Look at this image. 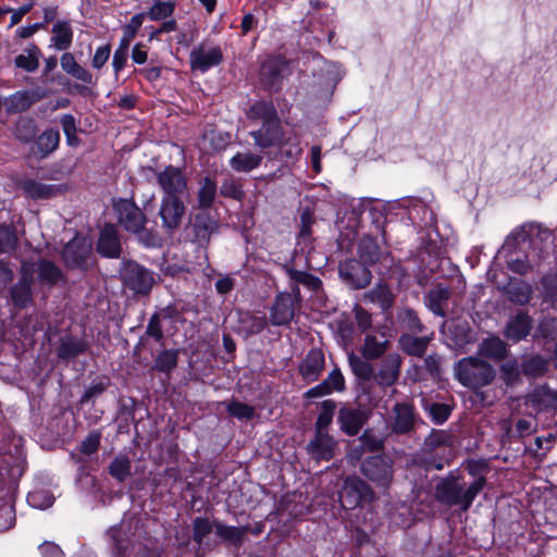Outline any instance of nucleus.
<instances>
[{"label":"nucleus","mask_w":557,"mask_h":557,"mask_svg":"<svg viewBox=\"0 0 557 557\" xmlns=\"http://www.w3.org/2000/svg\"><path fill=\"white\" fill-rule=\"evenodd\" d=\"M485 485L484 476H479L468 483L465 475L451 471L437 482L434 495L438 503L449 507L458 506L461 510L467 511Z\"/></svg>","instance_id":"1"},{"label":"nucleus","mask_w":557,"mask_h":557,"mask_svg":"<svg viewBox=\"0 0 557 557\" xmlns=\"http://www.w3.org/2000/svg\"><path fill=\"white\" fill-rule=\"evenodd\" d=\"M455 373L457 380L463 386L472 389L491 384L495 377L494 368L486 361L475 357L459 360L455 367Z\"/></svg>","instance_id":"2"},{"label":"nucleus","mask_w":557,"mask_h":557,"mask_svg":"<svg viewBox=\"0 0 557 557\" xmlns=\"http://www.w3.org/2000/svg\"><path fill=\"white\" fill-rule=\"evenodd\" d=\"M123 284L139 296H147L156 283L154 273L136 261H124L120 270Z\"/></svg>","instance_id":"3"},{"label":"nucleus","mask_w":557,"mask_h":557,"mask_svg":"<svg viewBox=\"0 0 557 557\" xmlns=\"http://www.w3.org/2000/svg\"><path fill=\"white\" fill-rule=\"evenodd\" d=\"M157 183L162 197L185 199L188 197L187 178L184 171L174 165H168L157 172Z\"/></svg>","instance_id":"4"},{"label":"nucleus","mask_w":557,"mask_h":557,"mask_svg":"<svg viewBox=\"0 0 557 557\" xmlns=\"http://www.w3.org/2000/svg\"><path fill=\"white\" fill-rule=\"evenodd\" d=\"M301 301L300 289L294 286L290 293H281L276 296L270 311V321L273 325L288 324Z\"/></svg>","instance_id":"5"},{"label":"nucleus","mask_w":557,"mask_h":557,"mask_svg":"<svg viewBox=\"0 0 557 557\" xmlns=\"http://www.w3.org/2000/svg\"><path fill=\"white\" fill-rule=\"evenodd\" d=\"M113 210L119 224L129 233H139L146 226L147 218L141 209L132 200L120 198L113 202Z\"/></svg>","instance_id":"6"},{"label":"nucleus","mask_w":557,"mask_h":557,"mask_svg":"<svg viewBox=\"0 0 557 557\" xmlns=\"http://www.w3.org/2000/svg\"><path fill=\"white\" fill-rule=\"evenodd\" d=\"M361 472L376 486L387 488L393 481V461L382 455L371 456L363 461Z\"/></svg>","instance_id":"7"},{"label":"nucleus","mask_w":557,"mask_h":557,"mask_svg":"<svg viewBox=\"0 0 557 557\" xmlns=\"http://www.w3.org/2000/svg\"><path fill=\"white\" fill-rule=\"evenodd\" d=\"M186 214L184 199L162 197L158 215L161 219V227L168 235L176 233Z\"/></svg>","instance_id":"8"},{"label":"nucleus","mask_w":557,"mask_h":557,"mask_svg":"<svg viewBox=\"0 0 557 557\" xmlns=\"http://www.w3.org/2000/svg\"><path fill=\"white\" fill-rule=\"evenodd\" d=\"M417 413L409 401L396 403L391 411L388 430L392 434L409 435L414 431Z\"/></svg>","instance_id":"9"},{"label":"nucleus","mask_w":557,"mask_h":557,"mask_svg":"<svg viewBox=\"0 0 557 557\" xmlns=\"http://www.w3.org/2000/svg\"><path fill=\"white\" fill-rule=\"evenodd\" d=\"M370 414L371 411L366 407L346 404L338 410L337 423L342 432L348 436H355L368 422Z\"/></svg>","instance_id":"10"},{"label":"nucleus","mask_w":557,"mask_h":557,"mask_svg":"<svg viewBox=\"0 0 557 557\" xmlns=\"http://www.w3.org/2000/svg\"><path fill=\"white\" fill-rule=\"evenodd\" d=\"M372 497L370 486L358 476H348L339 494L341 504L345 509H354Z\"/></svg>","instance_id":"11"},{"label":"nucleus","mask_w":557,"mask_h":557,"mask_svg":"<svg viewBox=\"0 0 557 557\" xmlns=\"http://www.w3.org/2000/svg\"><path fill=\"white\" fill-rule=\"evenodd\" d=\"M90 255L91 243L84 236H75L62 251L63 261L71 269L86 270L89 265Z\"/></svg>","instance_id":"12"},{"label":"nucleus","mask_w":557,"mask_h":557,"mask_svg":"<svg viewBox=\"0 0 557 557\" xmlns=\"http://www.w3.org/2000/svg\"><path fill=\"white\" fill-rule=\"evenodd\" d=\"M338 273L341 278L355 289L367 287L372 278V273L368 265L356 259H346L341 262Z\"/></svg>","instance_id":"13"},{"label":"nucleus","mask_w":557,"mask_h":557,"mask_svg":"<svg viewBox=\"0 0 557 557\" xmlns=\"http://www.w3.org/2000/svg\"><path fill=\"white\" fill-rule=\"evenodd\" d=\"M223 61V53L219 46L201 42L195 47L189 55L190 67L194 71L205 73L211 67L218 66Z\"/></svg>","instance_id":"14"},{"label":"nucleus","mask_w":557,"mask_h":557,"mask_svg":"<svg viewBox=\"0 0 557 557\" xmlns=\"http://www.w3.org/2000/svg\"><path fill=\"white\" fill-rule=\"evenodd\" d=\"M401 364L403 357L398 352L385 355L374 371V381L382 387L394 385L399 379Z\"/></svg>","instance_id":"15"},{"label":"nucleus","mask_w":557,"mask_h":557,"mask_svg":"<svg viewBox=\"0 0 557 557\" xmlns=\"http://www.w3.org/2000/svg\"><path fill=\"white\" fill-rule=\"evenodd\" d=\"M255 145L262 151L276 147L283 138V128L280 119L264 121L258 129L249 133Z\"/></svg>","instance_id":"16"},{"label":"nucleus","mask_w":557,"mask_h":557,"mask_svg":"<svg viewBox=\"0 0 557 557\" xmlns=\"http://www.w3.org/2000/svg\"><path fill=\"white\" fill-rule=\"evenodd\" d=\"M218 228L219 222L206 211L198 212L190 218L189 230L193 242L200 246L207 245Z\"/></svg>","instance_id":"17"},{"label":"nucleus","mask_w":557,"mask_h":557,"mask_svg":"<svg viewBox=\"0 0 557 557\" xmlns=\"http://www.w3.org/2000/svg\"><path fill=\"white\" fill-rule=\"evenodd\" d=\"M288 73V61L282 57H270L261 65V79L269 88H277Z\"/></svg>","instance_id":"18"},{"label":"nucleus","mask_w":557,"mask_h":557,"mask_svg":"<svg viewBox=\"0 0 557 557\" xmlns=\"http://www.w3.org/2000/svg\"><path fill=\"white\" fill-rule=\"evenodd\" d=\"M20 188L23 193L33 200H42L54 198L66 190L64 184H46L33 178L23 180L20 182Z\"/></svg>","instance_id":"19"},{"label":"nucleus","mask_w":557,"mask_h":557,"mask_svg":"<svg viewBox=\"0 0 557 557\" xmlns=\"http://www.w3.org/2000/svg\"><path fill=\"white\" fill-rule=\"evenodd\" d=\"M337 442L329 433L314 432L313 438L307 445L308 455L314 460H331L335 455Z\"/></svg>","instance_id":"20"},{"label":"nucleus","mask_w":557,"mask_h":557,"mask_svg":"<svg viewBox=\"0 0 557 557\" xmlns=\"http://www.w3.org/2000/svg\"><path fill=\"white\" fill-rule=\"evenodd\" d=\"M98 253L106 258H119L122 247L119 232L113 224H106L99 234L96 247Z\"/></svg>","instance_id":"21"},{"label":"nucleus","mask_w":557,"mask_h":557,"mask_svg":"<svg viewBox=\"0 0 557 557\" xmlns=\"http://www.w3.org/2000/svg\"><path fill=\"white\" fill-rule=\"evenodd\" d=\"M33 269L22 264V277L11 289V299L15 307L25 308L32 302Z\"/></svg>","instance_id":"22"},{"label":"nucleus","mask_w":557,"mask_h":557,"mask_svg":"<svg viewBox=\"0 0 557 557\" xmlns=\"http://www.w3.org/2000/svg\"><path fill=\"white\" fill-rule=\"evenodd\" d=\"M532 322V318L528 312L518 311L515 315L509 318L504 336L512 343H518L530 334Z\"/></svg>","instance_id":"23"},{"label":"nucleus","mask_w":557,"mask_h":557,"mask_svg":"<svg viewBox=\"0 0 557 557\" xmlns=\"http://www.w3.org/2000/svg\"><path fill=\"white\" fill-rule=\"evenodd\" d=\"M325 364L324 354L321 349H310L299 366V372L305 381L314 382L322 373Z\"/></svg>","instance_id":"24"},{"label":"nucleus","mask_w":557,"mask_h":557,"mask_svg":"<svg viewBox=\"0 0 557 557\" xmlns=\"http://www.w3.org/2000/svg\"><path fill=\"white\" fill-rule=\"evenodd\" d=\"M498 288L506 295L507 299L515 305L524 306L532 299V286L520 278H510L506 285Z\"/></svg>","instance_id":"25"},{"label":"nucleus","mask_w":557,"mask_h":557,"mask_svg":"<svg viewBox=\"0 0 557 557\" xmlns=\"http://www.w3.org/2000/svg\"><path fill=\"white\" fill-rule=\"evenodd\" d=\"M451 292L448 287L438 284L431 288L425 296V305L435 315L444 318L450 299Z\"/></svg>","instance_id":"26"},{"label":"nucleus","mask_w":557,"mask_h":557,"mask_svg":"<svg viewBox=\"0 0 557 557\" xmlns=\"http://www.w3.org/2000/svg\"><path fill=\"white\" fill-rule=\"evenodd\" d=\"M528 401L537 410L557 409V391L547 385L535 387L528 396Z\"/></svg>","instance_id":"27"},{"label":"nucleus","mask_w":557,"mask_h":557,"mask_svg":"<svg viewBox=\"0 0 557 557\" xmlns=\"http://www.w3.org/2000/svg\"><path fill=\"white\" fill-rule=\"evenodd\" d=\"M50 47L66 51L73 42V28L69 21H57L51 28Z\"/></svg>","instance_id":"28"},{"label":"nucleus","mask_w":557,"mask_h":557,"mask_svg":"<svg viewBox=\"0 0 557 557\" xmlns=\"http://www.w3.org/2000/svg\"><path fill=\"white\" fill-rule=\"evenodd\" d=\"M41 57L40 48L36 44H28L23 51L14 58V65L16 69L26 73H34L39 67Z\"/></svg>","instance_id":"29"},{"label":"nucleus","mask_w":557,"mask_h":557,"mask_svg":"<svg viewBox=\"0 0 557 557\" xmlns=\"http://www.w3.org/2000/svg\"><path fill=\"white\" fill-rule=\"evenodd\" d=\"M28 269H33V273L37 272L39 281L42 284L54 285L63 280V273L53 262L41 259L37 263H27Z\"/></svg>","instance_id":"30"},{"label":"nucleus","mask_w":557,"mask_h":557,"mask_svg":"<svg viewBox=\"0 0 557 557\" xmlns=\"http://www.w3.org/2000/svg\"><path fill=\"white\" fill-rule=\"evenodd\" d=\"M262 160L261 154L247 150L235 153L230 159V166L236 172L248 173L259 168Z\"/></svg>","instance_id":"31"},{"label":"nucleus","mask_w":557,"mask_h":557,"mask_svg":"<svg viewBox=\"0 0 557 557\" xmlns=\"http://www.w3.org/2000/svg\"><path fill=\"white\" fill-rule=\"evenodd\" d=\"M284 270L290 280V289L294 286H297L299 288V285H304L308 289L312 292L320 290L322 286V282L319 277L301 270H296L289 265H285Z\"/></svg>","instance_id":"32"},{"label":"nucleus","mask_w":557,"mask_h":557,"mask_svg":"<svg viewBox=\"0 0 557 557\" xmlns=\"http://www.w3.org/2000/svg\"><path fill=\"white\" fill-rule=\"evenodd\" d=\"M87 343L84 339L74 336H64L58 347V357L63 360H70L85 352Z\"/></svg>","instance_id":"33"},{"label":"nucleus","mask_w":557,"mask_h":557,"mask_svg":"<svg viewBox=\"0 0 557 557\" xmlns=\"http://www.w3.org/2000/svg\"><path fill=\"white\" fill-rule=\"evenodd\" d=\"M431 341L429 336H412L403 334L399 337V346L409 356L422 357Z\"/></svg>","instance_id":"34"},{"label":"nucleus","mask_w":557,"mask_h":557,"mask_svg":"<svg viewBox=\"0 0 557 557\" xmlns=\"http://www.w3.org/2000/svg\"><path fill=\"white\" fill-rule=\"evenodd\" d=\"M389 341L383 336L379 338L374 335H367L361 348L362 357L372 360L384 357L385 352L389 348Z\"/></svg>","instance_id":"35"},{"label":"nucleus","mask_w":557,"mask_h":557,"mask_svg":"<svg viewBox=\"0 0 557 557\" xmlns=\"http://www.w3.org/2000/svg\"><path fill=\"white\" fill-rule=\"evenodd\" d=\"M380 247L372 236H364L358 243V256L367 265L375 264L380 259Z\"/></svg>","instance_id":"36"},{"label":"nucleus","mask_w":557,"mask_h":557,"mask_svg":"<svg viewBox=\"0 0 557 557\" xmlns=\"http://www.w3.org/2000/svg\"><path fill=\"white\" fill-rule=\"evenodd\" d=\"M59 145L60 133L54 128L46 129L36 140L37 152L41 159L57 150Z\"/></svg>","instance_id":"37"},{"label":"nucleus","mask_w":557,"mask_h":557,"mask_svg":"<svg viewBox=\"0 0 557 557\" xmlns=\"http://www.w3.org/2000/svg\"><path fill=\"white\" fill-rule=\"evenodd\" d=\"M132 461L125 454L115 456L109 465V474L119 483L125 482L132 474Z\"/></svg>","instance_id":"38"},{"label":"nucleus","mask_w":557,"mask_h":557,"mask_svg":"<svg viewBox=\"0 0 557 557\" xmlns=\"http://www.w3.org/2000/svg\"><path fill=\"white\" fill-rule=\"evenodd\" d=\"M37 131V124L34 119L22 116L14 125L13 134L20 141L28 144L36 138Z\"/></svg>","instance_id":"39"},{"label":"nucleus","mask_w":557,"mask_h":557,"mask_svg":"<svg viewBox=\"0 0 557 557\" xmlns=\"http://www.w3.org/2000/svg\"><path fill=\"white\" fill-rule=\"evenodd\" d=\"M34 103V99L28 91H16L4 100L7 112L20 113L27 111Z\"/></svg>","instance_id":"40"},{"label":"nucleus","mask_w":557,"mask_h":557,"mask_svg":"<svg viewBox=\"0 0 557 557\" xmlns=\"http://www.w3.org/2000/svg\"><path fill=\"white\" fill-rule=\"evenodd\" d=\"M276 148H278L280 152L288 159L298 158L302 152L299 136L292 131H283V138Z\"/></svg>","instance_id":"41"},{"label":"nucleus","mask_w":557,"mask_h":557,"mask_svg":"<svg viewBox=\"0 0 557 557\" xmlns=\"http://www.w3.org/2000/svg\"><path fill=\"white\" fill-rule=\"evenodd\" d=\"M336 403L332 399L323 400L321 404L320 412L314 423V432L329 433V428L332 424Z\"/></svg>","instance_id":"42"},{"label":"nucleus","mask_w":557,"mask_h":557,"mask_svg":"<svg viewBox=\"0 0 557 557\" xmlns=\"http://www.w3.org/2000/svg\"><path fill=\"white\" fill-rule=\"evenodd\" d=\"M480 354L487 358L502 360L506 357V344L498 337H490L480 345Z\"/></svg>","instance_id":"43"},{"label":"nucleus","mask_w":557,"mask_h":557,"mask_svg":"<svg viewBox=\"0 0 557 557\" xmlns=\"http://www.w3.org/2000/svg\"><path fill=\"white\" fill-rule=\"evenodd\" d=\"M178 360L177 349H164L154 359L153 369L170 374L176 367Z\"/></svg>","instance_id":"44"},{"label":"nucleus","mask_w":557,"mask_h":557,"mask_svg":"<svg viewBox=\"0 0 557 557\" xmlns=\"http://www.w3.org/2000/svg\"><path fill=\"white\" fill-rule=\"evenodd\" d=\"M368 360L369 359H366V358L363 359L354 354H350L348 356L349 367H350L352 373L359 380L369 381L371 379H374V368Z\"/></svg>","instance_id":"45"},{"label":"nucleus","mask_w":557,"mask_h":557,"mask_svg":"<svg viewBox=\"0 0 557 557\" xmlns=\"http://www.w3.org/2000/svg\"><path fill=\"white\" fill-rule=\"evenodd\" d=\"M170 319V311L168 308H162L158 310L152 317L150 318L146 333L152 337L156 342L160 343L162 342L164 334L162 329V322Z\"/></svg>","instance_id":"46"},{"label":"nucleus","mask_w":557,"mask_h":557,"mask_svg":"<svg viewBox=\"0 0 557 557\" xmlns=\"http://www.w3.org/2000/svg\"><path fill=\"white\" fill-rule=\"evenodd\" d=\"M367 297L371 302L379 304L384 311L388 310L394 305V295L386 284L376 285L367 294Z\"/></svg>","instance_id":"47"},{"label":"nucleus","mask_w":557,"mask_h":557,"mask_svg":"<svg viewBox=\"0 0 557 557\" xmlns=\"http://www.w3.org/2000/svg\"><path fill=\"white\" fill-rule=\"evenodd\" d=\"M247 531H248L247 527H233V525H226L223 523L215 524L216 534L220 537H222L223 540H225L234 545L242 544Z\"/></svg>","instance_id":"48"},{"label":"nucleus","mask_w":557,"mask_h":557,"mask_svg":"<svg viewBox=\"0 0 557 557\" xmlns=\"http://www.w3.org/2000/svg\"><path fill=\"white\" fill-rule=\"evenodd\" d=\"M400 325L409 332L419 334L424 331V325L421 323L418 314L410 308H403L397 314Z\"/></svg>","instance_id":"49"},{"label":"nucleus","mask_w":557,"mask_h":557,"mask_svg":"<svg viewBox=\"0 0 557 557\" xmlns=\"http://www.w3.org/2000/svg\"><path fill=\"white\" fill-rule=\"evenodd\" d=\"M145 18L146 13L144 12L137 13L131 18V21L123 27V36L120 40V46L129 48L132 40L136 37Z\"/></svg>","instance_id":"50"},{"label":"nucleus","mask_w":557,"mask_h":557,"mask_svg":"<svg viewBox=\"0 0 557 557\" xmlns=\"http://www.w3.org/2000/svg\"><path fill=\"white\" fill-rule=\"evenodd\" d=\"M247 116L250 120L272 121L277 119L276 111L272 103L267 101H259L251 106Z\"/></svg>","instance_id":"51"},{"label":"nucleus","mask_w":557,"mask_h":557,"mask_svg":"<svg viewBox=\"0 0 557 557\" xmlns=\"http://www.w3.org/2000/svg\"><path fill=\"white\" fill-rule=\"evenodd\" d=\"M548 362L541 356H532L522 363V372L527 376H541L547 371Z\"/></svg>","instance_id":"52"},{"label":"nucleus","mask_w":557,"mask_h":557,"mask_svg":"<svg viewBox=\"0 0 557 557\" xmlns=\"http://www.w3.org/2000/svg\"><path fill=\"white\" fill-rule=\"evenodd\" d=\"M216 193L215 183L209 177L203 178L198 190V205L200 208H210L214 201Z\"/></svg>","instance_id":"53"},{"label":"nucleus","mask_w":557,"mask_h":557,"mask_svg":"<svg viewBox=\"0 0 557 557\" xmlns=\"http://www.w3.org/2000/svg\"><path fill=\"white\" fill-rule=\"evenodd\" d=\"M175 11V2L173 1H157L149 9L146 16L151 21H162L172 16Z\"/></svg>","instance_id":"54"},{"label":"nucleus","mask_w":557,"mask_h":557,"mask_svg":"<svg viewBox=\"0 0 557 557\" xmlns=\"http://www.w3.org/2000/svg\"><path fill=\"white\" fill-rule=\"evenodd\" d=\"M213 524L211 521L207 518L197 517L194 520V541L202 545L205 543V540L212 533Z\"/></svg>","instance_id":"55"},{"label":"nucleus","mask_w":557,"mask_h":557,"mask_svg":"<svg viewBox=\"0 0 557 557\" xmlns=\"http://www.w3.org/2000/svg\"><path fill=\"white\" fill-rule=\"evenodd\" d=\"M535 336L542 337L546 342L556 341L557 339V318L543 319L536 329Z\"/></svg>","instance_id":"56"},{"label":"nucleus","mask_w":557,"mask_h":557,"mask_svg":"<svg viewBox=\"0 0 557 557\" xmlns=\"http://www.w3.org/2000/svg\"><path fill=\"white\" fill-rule=\"evenodd\" d=\"M17 244L15 231L7 225L0 226V253L9 252Z\"/></svg>","instance_id":"57"},{"label":"nucleus","mask_w":557,"mask_h":557,"mask_svg":"<svg viewBox=\"0 0 557 557\" xmlns=\"http://www.w3.org/2000/svg\"><path fill=\"white\" fill-rule=\"evenodd\" d=\"M220 193L222 196L235 200H242L245 197V191L240 184L234 178L225 180L220 187Z\"/></svg>","instance_id":"58"},{"label":"nucleus","mask_w":557,"mask_h":557,"mask_svg":"<svg viewBox=\"0 0 557 557\" xmlns=\"http://www.w3.org/2000/svg\"><path fill=\"white\" fill-rule=\"evenodd\" d=\"M109 385L108 379H101L99 381L92 382L85 391L81 398L82 404H88L94 398L99 397L104 391L107 389Z\"/></svg>","instance_id":"59"},{"label":"nucleus","mask_w":557,"mask_h":557,"mask_svg":"<svg viewBox=\"0 0 557 557\" xmlns=\"http://www.w3.org/2000/svg\"><path fill=\"white\" fill-rule=\"evenodd\" d=\"M101 433L99 431L89 432L82 441L79 451L86 456L95 454L100 446Z\"/></svg>","instance_id":"60"},{"label":"nucleus","mask_w":557,"mask_h":557,"mask_svg":"<svg viewBox=\"0 0 557 557\" xmlns=\"http://www.w3.org/2000/svg\"><path fill=\"white\" fill-rule=\"evenodd\" d=\"M227 412L237 419H251L255 414L253 407L239 403V401H231L226 406Z\"/></svg>","instance_id":"61"},{"label":"nucleus","mask_w":557,"mask_h":557,"mask_svg":"<svg viewBox=\"0 0 557 557\" xmlns=\"http://www.w3.org/2000/svg\"><path fill=\"white\" fill-rule=\"evenodd\" d=\"M324 385L330 393L343 392L345 389V377L338 368L333 369L327 377L323 380Z\"/></svg>","instance_id":"62"},{"label":"nucleus","mask_w":557,"mask_h":557,"mask_svg":"<svg viewBox=\"0 0 557 557\" xmlns=\"http://www.w3.org/2000/svg\"><path fill=\"white\" fill-rule=\"evenodd\" d=\"M542 284L544 287V299L557 309V276H546L543 278Z\"/></svg>","instance_id":"63"},{"label":"nucleus","mask_w":557,"mask_h":557,"mask_svg":"<svg viewBox=\"0 0 557 557\" xmlns=\"http://www.w3.org/2000/svg\"><path fill=\"white\" fill-rule=\"evenodd\" d=\"M359 442L370 451H376L383 448L384 441L372 430H366L359 438Z\"/></svg>","instance_id":"64"}]
</instances>
